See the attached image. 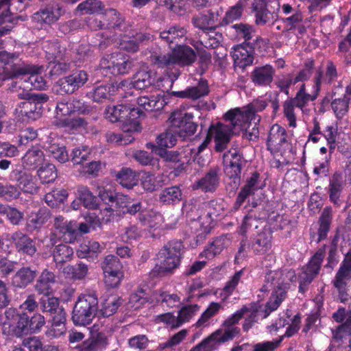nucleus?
Here are the masks:
<instances>
[{
  "instance_id": "f257e3e1",
  "label": "nucleus",
  "mask_w": 351,
  "mask_h": 351,
  "mask_svg": "<svg viewBox=\"0 0 351 351\" xmlns=\"http://www.w3.org/2000/svg\"><path fill=\"white\" fill-rule=\"evenodd\" d=\"M4 316V324L12 327V333L16 337L38 333L45 324V317L41 314L36 313L30 315L14 307L6 308Z\"/></svg>"
},
{
  "instance_id": "f03ea898",
  "label": "nucleus",
  "mask_w": 351,
  "mask_h": 351,
  "mask_svg": "<svg viewBox=\"0 0 351 351\" xmlns=\"http://www.w3.org/2000/svg\"><path fill=\"white\" fill-rule=\"evenodd\" d=\"M185 253V247L180 239L167 241L159 250L157 256L160 265H156L150 274L153 277L173 274L181 265Z\"/></svg>"
},
{
  "instance_id": "7ed1b4c3",
  "label": "nucleus",
  "mask_w": 351,
  "mask_h": 351,
  "mask_svg": "<svg viewBox=\"0 0 351 351\" xmlns=\"http://www.w3.org/2000/svg\"><path fill=\"white\" fill-rule=\"evenodd\" d=\"M171 53H162L153 52L149 56L150 63L160 69H174L176 65L188 66L192 65L196 60L195 51L186 45H177L172 47Z\"/></svg>"
},
{
  "instance_id": "20e7f679",
  "label": "nucleus",
  "mask_w": 351,
  "mask_h": 351,
  "mask_svg": "<svg viewBox=\"0 0 351 351\" xmlns=\"http://www.w3.org/2000/svg\"><path fill=\"white\" fill-rule=\"evenodd\" d=\"M98 312V298L95 292H86L78 296L72 311L75 326L89 325Z\"/></svg>"
},
{
  "instance_id": "39448f33",
  "label": "nucleus",
  "mask_w": 351,
  "mask_h": 351,
  "mask_svg": "<svg viewBox=\"0 0 351 351\" xmlns=\"http://www.w3.org/2000/svg\"><path fill=\"white\" fill-rule=\"evenodd\" d=\"M223 158L227 178L226 190L234 193L241 184L242 167L245 164V160L243 154L236 149L225 152Z\"/></svg>"
},
{
  "instance_id": "423d86ee",
  "label": "nucleus",
  "mask_w": 351,
  "mask_h": 351,
  "mask_svg": "<svg viewBox=\"0 0 351 351\" xmlns=\"http://www.w3.org/2000/svg\"><path fill=\"white\" fill-rule=\"evenodd\" d=\"M332 317L341 323L332 330L335 343L340 351H351V313L348 314L344 307H340L332 313Z\"/></svg>"
},
{
  "instance_id": "0eeeda50",
  "label": "nucleus",
  "mask_w": 351,
  "mask_h": 351,
  "mask_svg": "<svg viewBox=\"0 0 351 351\" xmlns=\"http://www.w3.org/2000/svg\"><path fill=\"white\" fill-rule=\"evenodd\" d=\"M116 208L123 215H135L138 213V219L143 225H149L151 226V219L152 217L160 218V213L153 210L144 208L142 203L135 201L127 195L118 193L116 199Z\"/></svg>"
},
{
  "instance_id": "6e6552de",
  "label": "nucleus",
  "mask_w": 351,
  "mask_h": 351,
  "mask_svg": "<svg viewBox=\"0 0 351 351\" xmlns=\"http://www.w3.org/2000/svg\"><path fill=\"white\" fill-rule=\"evenodd\" d=\"M326 245L320 247L308 262L302 268V272L298 275V290L304 293L308 289V286L319 274L322 262L326 256Z\"/></svg>"
},
{
  "instance_id": "1a4fd4ad",
  "label": "nucleus",
  "mask_w": 351,
  "mask_h": 351,
  "mask_svg": "<svg viewBox=\"0 0 351 351\" xmlns=\"http://www.w3.org/2000/svg\"><path fill=\"white\" fill-rule=\"evenodd\" d=\"M223 210V206L218 200L213 199L208 203L207 208L204 215H202L191 221L192 228H195V232H198L197 235V240L204 239L210 234L213 228V218L214 215L217 217Z\"/></svg>"
},
{
  "instance_id": "9d476101",
  "label": "nucleus",
  "mask_w": 351,
  "mask_h": 351,
  "mask_svg": "<svg viewBox=\"0 0 351 351\" xmlns=\"http://www.w3.org/2000/svg\"><path fill=\"white\" fill-rule=\"evenodd\" d=\"M53 232L50 234V241L51 245L55 244V237H58L66 243H74L79 237L77 225L73 221H68L61 215L54 219Z\"/></svg>"
},
{
  "instance_id": "9b49d317",
  "label": "nucleus",
  "mask_w": 351,
  "mask_h": 351,
  "mask_svg": "<svg viewBox=\"0 0 351 351\" xmlns=\"http://www.w3.org/2000/svg\"><path fill=\"white\" fill-rule=\"evenodd\" d=\"M193 116L191 113H182L180 111L171 112L169 120L173 132L180 136H189L195 134L197 125L193 121Z\"/></svg>"
},
{
  "instance_id": "f8f14e48",
  "label": "nucleus",
  "mask_w": 351,
  "mask_h": 351,
  "mask_svg": "<svg viewBox=\"0 0 351 351\" xmlns=\"http://www.w3.org/2000/svg\"><path fill=\"white\" fill-rule=\"evenodd\" d=\"M58 115L69 116L77 112L79 114L93 115L96 112V108L81 99L73 98L69 101H61L56 105Z\"/></svg>"
},
{
  "instance_id": "ddd939ff",
  "label": "nucleus",
  "mask_w": 351,
  "mask_h": 351,
  "mask_svg": "<svg viewBox=\"0 0 351 351\" xmlns=\"http://www.w3.org/2000/svg\"><path fill=\"white\" fill-rule=\"evenodd\" d=\"M21 64L17 55L7 51H0V68L10 77H17L30 71L32 67Z\"/></svg>"
},
{
  "instance_id": "4468645a",
  "label": "nucleus",
  "mask_w": 351,
  "mask_h": 351,
  "mask_svg": "<svg viewBox=\"0 0 351 351\" xmlns=\"http://www.w3.org/2000/svg\"><path fill=\"white\" fill-rule=\"evenodd\" d=\"M207 133L210 135L211 139L213 137L214 138L215 150L217 152H222L227 149L234 130L231 128V126L217 122L210 124Z\"/></svg>"
},
{
  "instance_id": "2eb2a0df",
  "label": "nucleus",
  "mask_w": 351,
  "mask_h": 351,
  "mask_svg": "<svg viewBox=\"0 0 351 351\" xmlns=\"http://www.w3.org/2000/svg\"><path fill=\"white\" fill-rule=\"evenodd\" d=\"M106 64V60H102L101 62V69L103 71H109L113 75H119L128 74L133 66V62L130 57L122 53H118L111 57L110 62Z\"/></svg>"
},
{
  "instance_id": "dca6fc26",
  "label": "nucleus",
  "mask_w": 351,
  "mask_h": 351,
  "mask_svg": "<svg viewBox=\"0 0 351 351\" xmlns=\"http://www.w3.org/2000/svg\"><path fill=\"white\" fill-rule=\"evenodd\" d=\"M252 10L255 16V23L257 25H273L278 19V12L270 10L266 0H254Z\"/></svg>"
},
{
  "instance_id": "f3484780",
  "label": "nucleus",
  "mask_w": 351,
  "mask_h": 351,
  "mask_svg": "<svg viewBox=\"0 0 351 351\" xmlns=\"http://www.w3.org/2000/svg\"><path fill=\"white\" fill-rule=\"evenodd\" d=\"M346 181L341 171H336L329 178L328 186L326 188L330 202L335 206L340 207L343 203V192Z\"/></svg>"
},
{
  "instance_id": "a211bd4d",
  "label": "nucleus",
  "mask_w": 351,
  "mask_h": 351,
  "mask_svg": "<svg viewBox=\"0 0 351 351\" xmlns=\"http://www.w3.org/2000/svg\"><path fill=\"white\" fill-rule=\"evenodd\" d=\"M239 332L240 328L239 327H227L224 332L219 329L197 344L191 351H210L212 348V346L210 345L211 341L219 343L226 342L233 339Z\"/></svg>"
},
{
  "instance_id": "6ab92c4d",
  "label": "nucleus",
  "mask_w": 351,
  "mask_h": 351,
  "mask_svg": "<svg viewBox=\"0 0 351 351\" xmlns=\"http://www.w3.org/2000/svg\"><path fill=\"white\" fill-rule=\"evenodd\" d=\"M156 154L161 157L167 166L173 169L171 173L174 176H178L185 171L186 161L183 160L182 154L178 151H169L164 147H156L153 149Z\"/></svg>"
},
{
  "instance_id": "aec40b11",
  "label": "nucleus",
  "mask_w": 351,
  "mask_h": 351,
  "mask_svg": "<svg viewBox=\"0 0 351 351\" xmlns=\"http://www.w3.org/2000/svg\"><path fill=\"white\" fill-rule=\"evenodd\" d=\"M333 218L332 209L330 206H326L322 211L317 224L318 226L317 232H310V239L316 243H319L327 239L328 232L330 230Z\"/></svg>"
},
{
  "instance_id": "412c9836",
  "label": "nucleus",
  "mask_w": 351,
  "mask_h": 351,
  "mask_svg": "<svg viewBox=\"0 0 351 351\" xmlns=\"http://www.w3.org/2000/svg\"><path fill=\"white\" fill-rule=\"evenodd\" d=\"M337 66L331 60L327 61L325 70L321 66L317 67L312 78V84L322 90V85H331L339 77Z\"/></svg>"
},
{
  "instance_id": "4be33fe9",
  "label": "nucleus",
  "mask_w": 351,
  "mask_h": 351,
  "mask_svg": "<svg viewBox=\"0 0 351 351\" xmlns=\"http://www.w3.org/2000/svg\"><path fill=\"white\" fill-rule=\"evenodd\" d=\"M234 67L244 70L251 66L254 60V48L250 43H242L233 47L231 51Z\"/></svg>"
},
{
  "instance_id": "5701e85b",
  "label": "nucleus",
  "mask_w": 351,
  "mask_h": 351,
  "mask_svg": "<svg viewBox=\"0 0 351 351\" xmlns=\"http://www.w3.org/2000/svg\"><path fill=\"white\" fill-rule=\"evenodd\" d=\"M221 180L220 169L217 167L210 168L193 184V190H201L204 193H214L218 189Z\"/></svg>"
},
{
  "instance_id": "b1692460",
  "label": "nucleus",
  "mask_w": 351,
  "mask_h": 351,
  "mask_svg": "<svg viewBox=\"0 0 351 351\" xmlns=\"http://www.w3.org/2000/svg\"><path fill=\"white\" fill-rule=\"evenodd\" d=\"M251 113L247 107L243 110L239 108H235L226 112L223 115V119L230 122L228 125L231 126L233 130L237 128L243 130L252 121L255 122Z\"/></svg>"
},
{
  "instance_id": "393cba45",
  "label": "nucleus",
  "mask_w": 351,
  "mask_h": 351,
  "mask_svg": "<svg viewBox=\"0 0 351 351\" xmlns=\"http://www.w3.org/2000/svg\"><path fill=\"white\" fill-rule=\"evenodd\" d=\"M286 130L278 124L273 125L267 138V149L272 155L281 151L282 146L287 143Z\"/></svg>"
},
{
  "instance_id": "a878e982",
  "label": "nucleus",
  "mask_w": 351,
  "mask_h": 351,
  "mask_svg": "<svg viewBox=\"0 0 351 351\" xmlns=\"http://www.w3.org/2000/svg\"><path fill=\"white\" fill-rule=\"evenodd\" d=\"M275 74L276 69L271 64L255 66L250 74L251 82L256 86H270Z\"/></svg>"
},
{
  "instance_id": "bb28decb",
  "label": "nucleus",
  "mask_w": 351,
  "mask_h": 351,
  "mask_svg": "<svg viewBox=\"0 0 351 351\" xmlns=\"http://www.w3.org/2000/svg\"><path fill=\"white\" fill-rule=\"evenodd\" d=\"M350 281L351 269L340 265L332 283L337 290L341 302H345L348 300V287Z\"/></svg>"
},
{
  "instance_id": "cd10ccee",
  "label": "nucleus",
  "mask_w": 351,
  "mask_h": 351,
  "mask_svg": "<svg viewBox=\"0 0 351 351\" xmlns=\"http://www.w3.org/2000/svg\"><path fill=\"white\" fill-rule=\"evenodd\" d=\"M11 238L16 250L20 254L32 257L36 253V243L27 234L19 231L15 232Z\"/></svg>"
},
{
  "instance_id": "c85d7f7f",
  "label": "nucleus",
  "mask_w": 351,
  "mask_h": 351,
  "mask_svg": "<svg viewBox=\"0 0 351 351\" xmlns=\"http://www.w3.org/2000/svg\"><path fill=\"white\" fill-rule=\"evenodd\" d=\"M210 88L208 81L201 79L196 86H188L183 90L173 91L172 95L176 97L197 100L208 95Z\"/></svg>"
},
{
  "instance_id": "c756f323",
  "label": "nucleus",
  "mask_w": 351,
  "mask_h": 351,
  "mask_svg": "<svg viewBox=\"0 0 351 351\" xmlns=\"http://www.w3.org/2000/svg\"><path fill=\"white\" fill-rule=\"evenodd\" d=\"M119 91V87L112 84H100L94 86L86 93V96L97 103H103L108 100H112L116 93Z\"/></svg>"
},
{
  "instance_id": "7c9ffc66",
  "label": "nucleus",
  "mask_w": 351,
  "mask_h": 351,
  "mask_svg": "<svg viewBox=\"0 0 351 351\" xmlns=\"http://www.w3.org/2000/svg\"><path fill=\"white\" fill-rule=\"evenodd\" d=\"M230 244V240L226 235L217 237L210 241L204 250L199 254V257L212 260L219 255L224 249Z\"/></svg>"
},
{
  "instance_id": "2f4dec72",
  "label": "nucleus",
  "mask_w": 351,
  "mask_h": 351,
  "mask_svg": "<svg viewBox=\"0 0 351 351\" xmlns=\"http://www.w3.org/2000/svg\"><path fill=\"white\" fill-rule=\"evenodd\" d=\"M45 58L49 62L66 60L69 56L66 49L58 40H47L43 43Z\"/></svg>"
},
{
  "instance_id": "473e14b6",
  "label": "nucleus",
  "mask_w": 351,
  "mask_h": 351,
  "mask_svg": "<svg viewBox=\"0 0 351 351\" xmlns=\"http://www.w3.org/2000/svg\"><path fill=\"white\" fill-rule=\"evenodd\" d=\"M38 276V271L26 266L20 268L12 278V285L17 289H25L32 284Z\"/></svg>"
},
{
  "instance_id": "72a5a7b5",
  "label": "nucleus",
  "mask_w": 351,
  "mask_h": 351,
  "mask_svg": "<svg viewBox=\"0 0 351 351\" xmlns=\"http://www.w3.org/2000/svg\"><path fill=\"white\" fill-rule=\"evenodd\" d=\"M351 99L343 95L342 97L335 98L330 101L327 97H325L322 101V107L330 104V108L335 116V117L340 120L342 119L346 115L348 114L350 110V103Z\"/></svg>"
},
{
  "instance_id": "f704fd0d",
  "label": "nucleus",
  "mask_w": 351,
  "mask_h": 351,
  "mask_svg": "<svg viewBox=\"0 0 351 351\" xmlns=\"http://www.w3.org/2000/svg\"><path fill=\"white\" fill-rule=\"evenodd\" d=\"M66 312L62 313V311H60V314L51 317L45 333L47 337L51 339L58 338L65 334L66 331Z\"/></svg>"
},
{
  "instance_id": "c9c22d12",
  "label": "nucleus",
  "mask_w": 351,
  "mask_h": 351,
  "mask_svg": "<svg viewBox=\"0 0 351 351\" xmlns=\"http://www.w3.org/2000/svg\"><path fill=\"white\" fill-rule=\"evenodd\" d=\"M219 21L218 13L212 10L192 19L193 25L203 30L215 31L217 26H220Z\"/></svg>"
},
{
  "instance_id": "e433bc0d",
  "label": "nucleus",
  "mask_w": 351,
  "mask_h": 351,
  "mask_svg": "<svg viewBox=\"0 0 351 351\" xmlns=\"http://www.w3.org/2000/svg\"><path fill=\"white\" fill-rule=\"evenodd\" d=\"M56 282V275L48 269L43 270L38 276L34 289L36 292L42 295H49L52 293V286Z\"/></svg>"
},
{
  "instance_id": "4c0bfd02",
  "label": "nucleus",
  "mask_w": 351,
  "mask_h": 351,
  "mask_svg": "<svg viewBox=\"0 0 351 351\" xmlns=\"http://www.w3.org/2000/svg\"><path fill=\"white\" fill-rule=\"evenodd\" d=\"M187 30L180 25L170 27L168 29L160 32L159 38L164 43L169 45L175 43V46L180 45L179 42L186 37Z\"/></svg>"
},
{
  "instance_id": "58836bf2",
  "label": "nucleus",
  "mask_w": 351,
  "mask_h": 351,
  "mask_svg": "<svg viewBox=\"0 0 351 351\" xmlns=\"http://www.w3.org/2000/svg\"><path fill=\"white\" fill-rule=\"evenodd\" d=\"M16 112L27 121H35L39 119L43 112L40 107L36 106L35 102L30 99L20 102L16 108Z\"/></svg>"
},
{
  "instance_id": "ea45409f",
  "label": "nucleus",
  "mask_w": 351,
  "mask_h": 351,
  "mask_svg": "<svg viewBox=\"0 0 351 351\" xmlns=\"http://www.w3.org/2000/svg\"><path fill=\"white\" fill-rule=\"evenodd\" d=\"M103 249L104 247L99 242L90 240L79 246L77 255L80 258H86L89 261H94Z\"/></svg>"
},
{
  "instance_id": "a19ab883",
  "label": "nucleus",
  "mask_w": 351,
  "mask_h": 351,
  "mask_svg": "<svg viewBox=\"0 0 351 351\" xmlns=\"http://www.w3.org/2000/svg\"><path fill=\"white\" fill-rule=\"evenodd\" d=\"M45 154L38 146H32L22 158L23 165L29 169H35L45 161Z\"/></svg>"
},
{
  "instance_id": "79ce46f5",
  "label": "nucleus",
  "mask_w": 351,
  "mask_h": 351,
  "mask_svg": "<svg viewBox=\"0 0 351 351\" xmlns=\"http://www.w3.org/2000/svg\"><path fill=\"white\" fill-rule=\"evenodd\" d=\"M272 237L266 232L258 234L251 241L250 247L255 255H263L270 250L272 246Z\"/></svg>"
},
{
  "instance_id": "37998d69",
  "label": "nucleus",
  "mask_w": 351,
  "mask_h": 351,
  "mask_svg": "<svg viewBox=\"0 0 351 351\" xmlns=\"http://www.w3.org/2000/svg\"><path fill=\"white\" fill-rule=\"evenodd\" d=\"M51 212L46 208H40L36 213H32L26 223L27 229L30 232L40 230L51 218Z\"/></svg>"
},
{
  "instance_id": "c03bdc74",
  "label": "nucleus",
  "mask_w": 351,
  "mask_h": 351,
  "mask_svg": "<svg viewBox=\"0 0 351 351\" xmlns=\"http://www.w3.org/2000/svg\"><path fill=\"white\" fill-rule=\"evenodd\" d=\"M156 72L151 70L141 69L133 77V86L138 90H143L154 85Z\"/></svg>"
},
{
  "instance_id": "a18cd8bd",
  "label": "nucleus",
  "mask_w": 351,
  "mask_h": 351,
  "mask_svg": "<svg viewBox=\"0 0 351 351\" xmlns=\"http://www.w3.org/2000/svg\"><path fill=\"white\" fill-rule=\"evenodd\" d=\"M39 304L40 310L48 313L51 317L65 312L64 308L60 306L59 299L58 298L49 295H43L39 299Z\"/></svg>"
},
{
  "instance_id": "49530a36",
  "label": "nucleus",
  "mask_w": 351,
  "mask_h": 351,
  "mask_svg": "<svg viewBox=\"0 0 351 351\" xmlns=\"http://www.w3.org/2000/svg\"><path fill=\"white\" fill-rule=\"evenodd\" d=\"M103 23L106 29H119L122 30L124 25V19L121 14L115 9L109 8L102 12Z\"/></svg>"
},
{
  "instance_id": "de8ad7c7",
  "label": "nucleus",
  "mask_w": 351,
  "mask_h": 351,
  "mask_svg": "<svg viewBox=\"0 0 351 351\" xmlns=\"http://www.w3.org/2000/svg\"><path fill=\"white\" fill-rule=\"evenodd\" d=\"M12 173L18 183L19 189L29 193L36 191V184L34 182L33 176L30 173L19 170H14Z\"/></svg>"
},
{
  "instance_id": "09e8293b",
  "label": "nucleus",
  "mask_w": 351,
  "mask_h": 351,
  "mask_svg": "<svg viewBox=\"0 0 351 351\" xmlns=\"http://www.w3.org/2000/svg\"><path fill=\"white\" fill-rule=\"evenodd\" d=\"M63 11L60 6L53 2L47 4L45 8L38 12V14L45 23L51 24L58 21Z\"/></svg>"
},
{
  "instance_id": "8fccbe9b",
  "label": "nucleus",
  "mask_w": 351,
  "mask_h": 351,
  "mask_svg": "<svg viewBox=\"0 0 351 351\" xmlns=\"http://www.w3.org/2000/svg\"><path fill=\"white\" fill-rule=\"evenodd\" d=\"M182 197V192L179 186H172L162 190L159 195V200L166 205L178 204Z\"/></svg>"
},
{
  "instance_id": "3c124183",
  "label": "nucleus",
  "mask_w": 351,
  "mask_h": 351,
  "mask_svg": "<svg viewBox=\"0 0 351 351\" xmlns=\"http://www.w3.org/2000/svg\"><path fill=\"white\" fill-rule=\"evenodd\" d=\"M53 259L57 265L62 266L70 261L73 256V250L66 244H59L55 246L52 251Z\"/></svg>"
},
{
  "instance_id": "603ef678",
  "label": "nucleus",
  "mask_w": 351,
  "mask_h": 351,
  "mask_svg": "<svg viewBox=\"0 0 351 351\" xmlns=\"http://www.w3.org/2000/svg\"><path fill=\"white\" fill-rule=\"evenodd\" d=\"M287 295V291L282 289H274L269 300L265 305V315L267 317L272 311L278 309L281 303L285 300Z\"/></svg>"
},
{
  "instance_id": "864d4df0",
  "label": "nucleus",
  "mask_w": 351,
  "mask_h": 351,
  "mask_svg": "<svg viewBox=\"0 0 351 351\" xmlns=\"http://www.w3.org/2000/svg\"><path fill=\"white\" fill-rule=\"evenodd\" d=\"M116 181L123 187L128 189H131L138 184V178L136 173L130 168L127 167H123L117 173Z\"/></svg>"
},
{
  "instance_id": "5fc2aeb1",
  "label": "nucleus",
  "mask_w": 351,
  "mask_h": 351,
  "mask_svg": "<svg viewBox=\"0 0 351 351\" xmlns=\"http://www.w3.org/2000/svg\"><path fill=\"white\" fill-rule=\"evenodd\" d=\"M321 90L315 84H312L311 93H296L294 97L291 99L295 103V107L303 110L308 105L310 101H315L320 94Z\"/></svg>"
},
{
  "instance_id": "6e6d98bb",
  "label": "nucleus",
  "mask_w": 351,
  "mask_h": 351,
  "mask_svg": "<svg viewBox=\"0 0 351 351\" xmlns=\"http://www.w3.org/2000/svg\"><path fill=\"white\" fill-rule=\"evenodd\" d=\"M282 270L278 269L268 271L265 275V282L267 289H284L287 291V284L284 282Z\"/></svg>"
},
{
  "instance_id": "4d7b16f0",
  "label": "nucleus",
  "mask_w": 351,
  "mask_h": 351,
  "mask_svg": "<svg viewBox=\"0 0 351 351\" xmlns=\"http://www.w3.org/2000/svg\"><path fill=\"white\" fill-rule=\"evenodd\" d=\"M121 304V299L116 295L108 297L101 304L99 310L100 316L102 317H109L113 315Z\"/></svg>"
},
{
  "instance_id": "13d9d810",
  "label": "nucleus",
  "mask_w": 351,
  "mask_h": 351,
  "mask_svg": "<svg viewBox=\"0 0 351 351\" xmlns=\"http://www.w3.org/2000/svg\"><path fill=\"white\" fill-rule=\"evenodd\" d=\"M127 106L119 104L114 106H108L106 108V118L112 123L122 122L124 125V121L126 117Z\"/></svg>"
},
{
  "instance_id": "bf43d9fd",
  "label": "nucleus",
  "mask_w": 351,
  "mask_h": 351,
  "mask_svg": "<svg viewBox=\"0 0 351 351\" xmlns=\"http://www.w3.org/2000/svg\"><path fill=\"white\" fill-rule=\"evenodd\" d=\"M77 191L79 199L84 207L92 210L97 208V197L93 194L87 186H80Z\"/></svg>"
},
{
  "instance_id": "052dcab7",
  "label": "nucleus",
  "mask_w": 351,
  "mask_h": 351,
  "mask_svg": "<svg viewBox=\"0 0 351 351\" xmlns=\"http://www.w3.org/2000/svg\"><path fill=\"white\" fill-rule=\"evenodd\" d=\"M126 117L124 121V127L129 126L126 130H137L140 127L138 119L144 116L143 110L138 108H130L127 106Z\"/></svg>"
},
{
  "instance_id": "680f3d73",
  "label": "nucleus",
  "mask_w": 351,
  "mask_h": 351,
  "mask_svg": "<svg viewBox=\"0 0 351 351\" xmlns=\"http://www.w3.org/2000/svg\"><path fill=\"white\" fill-rule=\"evenodd\" d=\"M38 176L43 184L53 182L58 177L56 166L51 163H47L41 166L37 171Z\"/></svg>"
},
{
  "instance_id": "e2e57ef3",
  "label": "nucleus",
  "mask_w": 351,
  "mask_h": 351,
  "mask_svg": "<svg viewBox=\"0 0 351 351\" xmlns=\"http://www.w3.org/2000/svg\"><path fill=\"white\" fill-rule=\"evenodd\" d=\"M243 12V8L240 3L230 7L226 12L222 20L219 21L220 26H226L239 20L242 16Z\"/></svg>"
},
{
  "instance_id": "0e129e2a",
  "label": "nucleus",
  "mask_w": 351,
  "mask_h": 351,
  "mask_svg": "<svg viewBox=\"0 0 351 351\" xmlns=\"http://www.w3.org/2000/svg\"><path fill=\"white\" fill-rule=\"evenodd\" d=\"M176 142L177 138L172 128L158 136L156 138L157 145H153V149L164 147L167 149V148H171L176 145Z\"/></svg>"
},
{
  "instance_id": "69168bd1",
  "label": "nucleus",
  "mask_w": 351,
  "mask_h": 351,
  "mask_svg": "<svg viewBox=\"0 0 351 351\" xmlns=\"http://www.w3.org/2000/svg\"><path fill=\"white\" fill-rule=\"evenodd\" d=\"M68 194L65 190H53L45 195V203L51 208L58 206L67 198Z\"/></svg>"
},
{
  "instance_id": "338daca9",
  "label": "nucleus",
  "mask_w": 351,
  "mask_h": 351,
  "mask_svg": "<svg viewBox=\"0 0 351 351\" xmlns=\"http://www.w3.org/2000/svg\"><path fill=\"white\" fill-rule=\"evenodd\" d=\"M104 5L99 0H86L80 3L77 8L82 14H93L101 10Z\"/></svg>"
},
{
  "instance_id": "774afa93",
  "label": "nucleus",
  "mask_w": 351,
  "mask_h": 351,
  "mask_svg": "<svg viewBox=\"0 0 351 351\" xmlns=\"http://www.w3.org/2000/svg\"><path fill=\"white\" fill-rule=\"evenodd\" d=\"M104 274H113L121 271V265L117 256L108 254L102 263Z\"/></svg>"
}]
</instances>
